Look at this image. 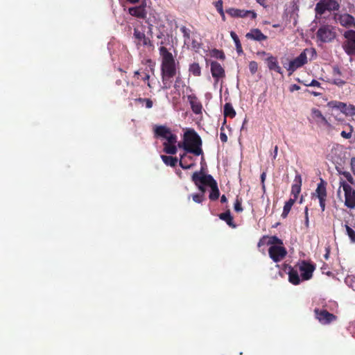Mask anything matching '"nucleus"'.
Instances as JSON below:
<instances>
[{
  "label": "nucleus",
  "instance_id": "nucleus-24",
  "mask_svg": "<svg viewBox=\"0 0 355 355\" xmlns=\"http://www.w3.org/2000/svg\"><path fill=\"white\" fill-rule=\"evenodd\" d=\"M134 78H137L139 79V78H141V79L144 81V82H146V84H147V86L151 89L153 88V86L151 85L150 81H149V79H150V75L148 72L145 71H141V70H137V71H135L134 72Z\"/></svg>",
  "mask_w": 355,
  "mask_h": 355
},
{
  "label": "nucleus",
  "instance_id": "nucleus-56",
  "mask_svg": "<svg viewBox=\"0 0 355 355\" xmlns=\"http://www.w3.org/2000/svg\"><path fill=\"white\" fill-rule=\"evenodd\" d=\"M266 173L265 172L262 173L261 175V183H262L263 188L265 187L264 182H265V180H266Z\"/></svg>",
  "mask_w": 355,
  "mask_h": 355
},
{
  "label": "nucleus",
  "instance_id": "nucleus-1",
  "mask_svg": "<svg viewBox=\"0 0 355 355\" xmlns=\"http://www.w3.org/2000/svg\"><path fill=\"white\" fill-rule=\"evenodd\" d=\"M159 54L162 57L161 78L162 81V89H168L171 87L175 79L173 87L178 89L182 83L179 71L178 62L176 63L173 54L165 46H160Z\"/></svg>",
  "mask_w": 355,
  "mask_h": 355
},
{
  "label": "nucleus",
  "instance_id": "nucleus-19",
  "mask_svg": "<svg viewBox=\"0 0 355 355\" xmlns=\"http://www.w3.org/2000/svg\"><path fill=\"white\" fill-rule=\"evenodd\" d=\"M245 37L248 40H251L257 42L265 41L268 37L264 35L259 28H252L248 33H246Z\"/></svg>",
  "mask_w": 355,
  "mask_h": 355
},
{
  "label": "nucleus",
  "instance_id": "nucleus-15",
  "mask_svg": "<svg viewBox=\"0 0 355 355\" xmlns=\"http://www.w3.org/2000/svg\"><path fill=\"white\" fill-rule=\"evenodd\" d=\"M226 12L232 17L244 18L250 15L252 19L257 18V13L254 10H245L234 8H230L226 10Z\"/></svg>",
  "mask_w": 355,
  "mask_h": 355
},
{
  "label": "nucleus",
  "instance_id": "nucleus-63",
  "mask_svg": "<svg viewBox=\"0 0 355 355\" xmlns=\"http://www.w3.org/2000/svg\"><path fill=\"white\" fill-rule=\"evenodd\" d=\"M217 11L218 12V13L220 15V14H223L224 12V10H223V8H221L220 9H218Z\"/></svg>",
  "mask_w": 355,
  "mask_h": 355
},
{
  "label": "nucleus",
  "instance_id": "nucleus-30",
  "mask_svg": "<svg viewBox=\"0 0 355 355\" xmlns=\"http://www.w3.org/2000/svg\"><path fill=\"white\" fill-rule=\"evenodd\" d=\"M312 115L313 116L317 119V122L322 123L323 124H327V120L322 115L320 110L316 108H313L312 110Z\"/></svg>",
  "mask_w": 355,
  "mask_h": 355
},
{
  "label": "nucleus",
  "instance_id": "nucleus-14",
  "mask_svg": "<svg viewBox=\"0 0 355 355\" xmlns=\"http://www.w3.org/2000/svg\"><path fill=\"white\" fill-rule=\"evenodd\" d=\"M134 37L137 40L136 44L137 46H143L153 50L155 46L153 42L150 39L147 37L145 33L142 31H140L137 28L134 29L133 33Z\"/></svg>",
  "mask_w": 355,
  "mask_h": 355
},
{
  "label": "nucleus",
  "instance_id": "nucleus-34",
  "mask_svg": "<svg viewBox=\"0 0 355 355\" xmlns=\"http://www.w3.org/2000/svg\"><path fill=\"white\" fill-rule=\"evenodd\" d=\"M283 244V241L277 236H271L267 238L266 245H280Z\"/></svg>",
  "mask_w": 355,
  "mask_h": 355
},
{
  "label": "nucleus",
  "instance_id": "nucleus-17",
  "mask_svg": "<svg viewBox=\"0 0 355 355\" xmlns=\"http://www.w3.org/2000/svg\"><path fill=\"white\" fill-rule=\"evenodd\" d=\"M211 73L216 81L225 76V69L220 63L216 61L211 62Z\"/></svg>",
  "mask_w": 355,
  "mask_h": 355
},
{
  "label": "nucleus",
  "instance_id": "nucleus-8",
  "mask_svg": "<svg viewBox=\"0 0 355 355\" xmlns=\"http://www.w3.org/2000/svg\"><path fill=\"white\" fill-rule=\"evenodd\" d=\"M340 187L338 190V193H340V187L345 193V205L349 209L355 208V190L344 180H340Z\"/></svg>",
  "mask_w": 355,
  "mask_h": 355
},
{
  "label": "nucleus",
  "instance_id": "nucleus-33",
  "mask_svg": "<svg viewBox=\"0 0 355 355\" xmlns=\"http://www.w3.org/2000/svg\"><path fill=\"white\" fill-rule=\"evenodd\" d=\"M190 104H191L192 111L195 114H201L202 106V104L197 99L191 100Z\"/></svg>",
  "mask_w": 355,
  "mask_h": 355
},
{
  "label": "nucleus",
  "instance_id": "nucleus-29",
  "mask_svg": "<svg viewBox=\"0 0 355 355\" xmlns=\"http://www.w3.org/2000/svg\"><path fill=\"white\" fill-rule=\"evenodd\" d=\"M295 201H296L295 199L291 198L287 202H285L284 208H283V211L282 214V218L287 217L288 213L290 212V211H291L293 205L295 202Z\"/></svg>",
  "mask_w": 355,
  "mask_h": 355
},
{
  "label": "nucleus",
  "instance_id": "nucleus-62",
  "mask_svg": "<svg viewBox=\"0 0 355 355\" xmlns=\"http://www.w3.org/2000/svg\"><path fill=\"white\" fill-rule=\"evenodd\" d=\"M257 54L258 55H267L266 52V51H258L257 53Z\"/></svg>",
  "mask_w": 355,
  "mask_h": 355
},
{
  "label": "nucleus",
  "instance_id": "nucleus-46",
  "mask_svg": "<svg viewBox=\"0 0 355 355\" xmlns=\"http://www.w3.org/2000/svg\"><path fill=\"white\" fill-rule=\"evenodd\" d=\"M177 146V148L178 147L179 148H183L186 151V153H189L190 148H189V146H187V145H186V143L184 139H183L182 142H179L178 144V146Z\"/></svg>",
  "mask_w": 355,
  "mask_h": 355
},
{
  "label": "nucleus",
  "instance_id": "nucleus-20",
  "mask_svg": "<svg viewBox=\"0 0 355 355\" xmlns=\"http://www.w3.org/2000/svg\"><path fill=\"white\" fill-rule=\"evenodd\" d=\"M128 12L130 15L139 19H145L147 14L146 6L144 4L139 6L129 8Z\"/></svg>",
  "mask_w": 355,
  "mask_h": 355
},
{
  "label": "nucleus",
  "instance_id": "nucleus-39",
  "mask_svg": "<svg viewBox=\"0 0 355 355\" xmlns=\"http://www.w3.org/2000/svg\"><path fill=\"white\" fill-rule=\"evenodd\" d=\"M338 172L340 174H342L350 184H354L355 183V180L349 172H348V171H338Z\"/></svg>",
  "mask_w": 355,
  "mask_h": 355
},
{
  "label": "nucleus",
  "instance_id": "nucleus-23",
  "mask_svg": "<svg viewBox=\"0 0 355 355\" xmlns=\"http://www.w3.org/2000/svg\"><path fill=\"white\" fill-rule=\"evenodd\" d=\"M218 216L220 220H224L230 227L232 228H235L236 227L230 209L227 210L225 212L220 214Z\"/></svg>",
  "mask_w": 355,
  "mask_h": 355
},
{
  "label": "nucleus",
  "instance_id": "nucleus-45",
  "mask_svg": "<svg viewBox=\"0 0 355 355\" xmlns=\"http://www.w3.org/2000/svg\"><path fill=\"white\" fill-rule=\"evenodd\" d=\"M224 128L222 126L220 128V139L223 143H226L227 141V136L224 132Z\"/></svg>",
  "mask_w": 355,
  "mask_h": 355
},
{
  "label": "nucleus",
  "instance_id": "nucleus-26",
  "mask_svg": "<svg viewBox=\"0 0 355 355\" xmlns=\"http://www.w3.org/2000/svg\"><path fill=\"white\" fill-rule=\"evenodd\" d=\"M288 279L291 283L294 285H297L300 283V277L298 272L294 269H291L288 272Z\"/></svg>",
  "mask_w": 355,
  "mask_h": 355
},
{
  "label": "nucleus",
  "instance_id": "nucleus-21",
  "mask_svg": "<svg viewBox=\"0 0 355 355\" xmlns=\"http://www.w3.org/2000/svg\"><path fill=\"white\" fill-rule=\"evenodd\" d=\"M268 67L271 71H275L279 74L283 73L281 67L279 65L277 59L273 55H270L266 59Z\"/></svg>",
  "mask_w": 355,
  "mask_h": 355
},
{
  "label": "nucleus",
  "instance_id": "nucleus-49",
  "mask_svg": "<svg viewBox=\"0 0 355 355\" xmlns=\"http://www.w3.org/2000/svg\"><path fill=\"white\" fill-rule=\"evenodd\" d=\"M267 238H268V236H262L260 240L259 241V243H258V247H261L262 245H264L265 244H266V240H267Z\"/></svg>",
  "mask_w": 355,
  "mask_h": 355
},
{
  "label": "nucleus",
  "instance_id": "nucleus-28",
  "mask_svg": "<svg viewBox=\"0 0 355 355\" xmlns=\"http://www.w3.org/2000/svg\"><path fill=\"white\" fill-rule=\"evenodd\" d=\"M224 116L231 119L236 116V112L231 103H227L224 105Z\"/></svg>",
  "mask_w": 355,
  "mask_h": 355
},
{
  "label": "nucleus",
  "instance_id": "nucleus-51",
  "mask_svg": "<svg viewBox=\"0 0 355 355\" xmlns=\"http://www.w3.org/2000/svg\"><path fill=\"white\" fill-rule=\"evenodd\" d=\"M330 254V245H327L325 247V254L324 255V257L326 260H327L329 258Z\"/></svg>",
  "mask_w": 355,
  "mask_h": 355
},
{
  "label": "nucleus",
  "instance_id": "nucleus-9",
  "mask_svg": "<svg viewBox=\"0 0 355 355\" xmlns=\"http://www.w3.org/2000/svg\"><path fill=\"white\" fill-rule=\"evenodd\" d=\"M332 19L336 24L345 28H355V18L349 13L334 12Z\"/></svg>",
  "mask_w": 355,
  "mask_h": 355
},
{
  "label": "nucleus",
  "instance_id": "nucleus-13",
  "mask_svg": "<svg viewBox=\"0 0 355 355\" xmlns=\"http://www.w3.org/2000/svg\"><path fill=\"white\" fill-rule=\"evenodd\" d=\"M314 313L315 318L322 324H329L331 322L335 321L337 317L333 313H329L325 309H320L316 308L314 309Z\"/></svg>",
  "mask_w": 355,
  "mask_h": 355
},
{
  "label": "nucleus",
  "instance_id": "nucleus-55",
  "mask_svg": "<svg viewBox=\"0 0 355 355\" xmlns=\"http://www.w3.org/2000/svg\"><path fill=\"white\" fill-rule=\"evenodd\" d=\"M352 171L355 174V157H352L350 162Z\"/></svg>",
  "mask_w": 355,
  "mask_h": 355
},
{
  "label": "nucleus",
  "instance_id": "nucleus-5",
  "mask_svg": "<svg viewBox=\"0 0 355 355\" xmlns=\"http://www.w3.org/2000/svg\"><path fill=\"white\" fill-rule=\"evenodd\" d=\"M342 48L349 56H355V30L348 29L342 34Z\"/></svg>",
  "mask_w": 355,
  "mask_h": 355
},
{
  "label": "nucleus",
  "instance_id": "nucleus-31",
  "mask_svg": "<svg viewBox=\"0 0 355 355\" xmlns=\"http://www.w3.org/2000/svg\"><path fill=\"white\" fill-rule=\"evenodd\" d=\"M328 105L330 106L332 108H336L339 110H340L343 114H345L346 108H347V104L343 102L333 101L328 103Z\"/></svg>",
  "mask_w": 355,
  "mask_h": 355
},
{
  "label": "nucleus",
  "instance_id": "nucleus-40",
  "mask_svg": "<svg viewBox=\"0 0 355 355\" xmlns=\"http://www.w3.org/2000/svg\"><path fill=\"white\" fill-rule=\"evenodd\" d=\"M346 116H354L355 115V106L353 105H347V108L345 112Z\"/></svg>",
  "mask_w": 355,
  "mask_h": 355
},
{
  "label": "nucleus",
  "instance_id": "nucleus-3",
  "mask_svg": "<svg viewBox=\"0 0 355 355\" xmlns=\"http://www.w3.org/2000/svg\"><path fill=\"white\" fill-rule=\"evenodd\" d=\"M183 139L186 145L190 148L189 153H192L196 156L202 155L203 154L202 139L193 129L187 130L184 133Z\"/></svg>",
  "mask_w": 355,
  "mask_h": 355
},
{
  "label": "nucleus",
  "instance_id": "nucleus-22",
  "mask_svg": "<svg viewBox=\"0 0 355 355\" xmlns=\"http://www.w3.org/2000/svg\"><path fill=\"white\" fill-rule=\"evenodd\" d=\"M294 182L295 183L291 187V194L293 196V199L296 200L301 191L302 187V177L300 174L296 175Z\"/></svg>",
  "mask_w": 355,
  "mask_h": 355
},
{
  "label": "nucleus",
  "instance_id": "nucleus-64",
  "mask_svg": "<svg viewBox=\"0 0 355 355\" xmlns=\"http://www.w3.org/2000/svg\"><path fill=\"white\" fill-rule=\"evenodd\" d=\"M186 156H187V153H186L180 155V160H183V158L185 157Z\"/></svg>",
  "mask_w": 355,
  "mask_h": 355
},
{
  "label": "nucleus",
  "instance_id": "nucleus-12",
  "mask_svg": "<svg viewBox=\"0 0 355 355\" xmlns=\"http://www.w3.org/2000/svg\"><path fill=\"white\" fill-rule=\"evenodd\" d=\"M326 186L327 182L321 179L320 182L317 185L315 193H313V196L318 198L320 207L322 211L325 209V202L327 196Z\"/></svg>",
  "mask_w": 355,
  "mask_h": 355
},
{
  "label": "nucleus",
  "instance_id": "nucleus-2",
  "mask_svg": "<svg viewBox=\"0 0 355 355\" xmlns=\"http://www.w3.org/2000/svg\"><path fill=\"white\" fill-rule=\"evenodd\" d=\"M154 136L156 138H162L166 140L163 143L164 151L166 154L175 155L177 153L178 137L166 125H156L154 128Z\"/></svg>",
  "mask_w": 355,
  "mask_h": 355
},
{
  "label": "nucleus",
  "instance_id": "nucleus-43",
  "mask_svg": "<svg viewBox=\"0 0 355 355\" xmlns=\"http://www.w3.org/2000/svg\"><path fill=\"white\" fill-rule=\"evenodd\" d=\"M179 165L183 169H190L194 166L195 164L191 163L190 164H185L184 161L180 160Z\"/></svg>",
  "mask_w": 355,
  "mask_h": 355
},
{
  "label": "nucleus",
  "instance_id": "nucleus-25",
  "mask_svg": "<svg viewBox=\"0 0 355 355\" xmlns=\"http://www.w3.org/2000/svg\"><path fill=\"white\" fill-rule=\"evenodd\" d=\"M161 159L166 165L172 167L175 166L178 162V159L176 157L168 156L164 155H161Z\"/></svg>",
  "mask_w": 355,
  "mask_h": 355
},
{
  "label": "nucleus",
  "instance_id": "nucleus-59",
  "mask_svg": "<svg viewBox=\"0 0 355 355\" xmlns=\"http://www.w3.org/2000/svg\"><path fill=\"white\" fill-rule=\"evenodd\" d=\"M278 152V146H275L274 148V158L275 159Z\"/></svg>",
  "mask_w": 355,
  "mask_h": 355
},
{
  "label": "nucleus",
  "instance_id": "nucleus-50",
  "mask_svg": "<svg viewBox=\"0 0 355 355\" xmlns=\"http://www.w3.org/2000/svg\"><path fill=\"white\" fill-rule=\"evenodd\" d=\"M333 75L334 76H341V71L340 69V68L337 66H335L333 68Z\"/></svg>",
  "mask_w": 355,
  "mask_h": 355
},
{
  "label": "nucleus",
  "instance_id": "nucleus-61",
  "mask_svg": "<svg viewBox=\"0 0 355 355\" xmlns=\"http://www.w3.org/2000/svg\"><path fill=\"white\" fill-rule=\"evenodd\" d=\"M145 99H146V98H140V97H139V98H136L135 101L136 102L144 103V101H145Z\"/></svg>",
  "mask_w": 355,
  "mask_h": 355
},
{
  "label": "nucleus",
  "instance_id": "nucleus-6",
  "mask_svg": "<svg viewBox=\"0 0 355 355\" xmlns=\"http://www.w3.org/2000/svg\"><path fill=\"white\" fill-rule=\"evenodd\" d=\"M309 52L313 55L316 54L315 49H305L297 58L289 62L288 67H285L289 75L307 63V53Z\"/></svg>",
  "mask_w": 355,
  "mask_h": 355
},
{
  "label": "nucleus",
  "instance_id": "nucleus-10",
  "mask_svg": "<svg viewBox=\"0 0 355 355\" xmlns=\"http://www.w3.org/2000/svg\"><path fill=\"white\" fill-rule=\"evenodd\" d=\"M202 184L209 187L211 191L209 198L211 200H216L220 196V191L218 187L216 181L211 175H207L205 177H202L200 180Z\"/></svg>",
  "mask_w": 355,
  "mask_h": 355
},
{
  "label": "nucleus",
  "instance_id": "nucleus-57",
  "mask_svg": "<svg viewBox=\"0 0 355 355\" xmlns=\"http://www.w3.org/2000/svg\"><path fill=\"white\" fill-rule=\"evenodd\" d=\"M227 201V200L226 196H225V195H223V196H221V198H220V202H221L222 203H225V202H226Z\"/></svg>",
  "mask_w": 355,
  "mask_h": 355
},
{
  "label": "nucleus",
  "instance_id": "nucleus-60",
  "mask_svg": "<svg viewBox=\"0 0 355 355\" xmlns=\"http://www.w3.org/2000/svg\"><path fill=\"white\" fill-rule=\"evenodd\" d=\"M309 209L307 207H305V210H304V215H305V219L306 218H309Z\"/></svg>",
  "mask_w": 355,
  "mask_h": 355
},
{
  "label": "nucleus",
  "instance_id": "nucleus-35",
  "mask_svg": "<svg viewBox=\"0 0 355 355\" xmlns=\"http://www.w3.org/2000/svg\"><path fill=\"white\" fill-rule=\"evenodd\" d=\"M347 234L348 235L352 243H355V231L351 228L348 225H345Z\"/></svg>",
  "mask_w": 355,
  "mask_h": 355
},
{
  "label": "nucleus",
  "instance_id": "nucleus-52",
  "mask_svg": "<svg viewBox=\"0 0 355 355\" xmlns=\"http://www.w3.org/2000/svg\"><path fill=\"white\" fill-rule=\"evenodd\" d=\"M144 102L146 103V108L150 109L153 105V103L152 100H150V98H146Z\"/></svg>",
  "mask_w": 355,
  "mask_h": 355
},
{
  "label": "nucleus",
  "instance_id": "nucleus-11",
  "mask_svg": "<svg viewBox=\"0 0 355 355\" xmlns=\"http://www.w3.org/2000/svg\"><path fill=\"white\" fill-rule=\"evenodd\" d=\"M268 254L274 262L277 263L286 257L287 250L284 246V244L280 245H272L268 249Z\"/></svg>",
  "mask_w": 355,
  "mask_h": 355
},
{
  "label": "nucleus",
  "instance_id": "nucleus-38",
  "mask_svg": "<svg viewBox=\"0 0 355 355\" xmlns=\"http://www.w3.org/2000/svg\"><path fill=\"white\" fill-rule=\"evenodd\" d=\"M234 209L236 212H241L243 211L242 207V199L237 196L236 201L234 204Z\"/></svg>",
  "mask_w": 355,
  "mask_h": 355
},
{
  "label": "nucleus",
  "instance_id": "nucleus-16",
  "mask_svg": "<svg viewBox=\"0 0 355 355\" xmlns=\"http://www.w3.org/2000/svg\"><path fill=\"white\" fill-rule=\"evenodd\" d=\"M315 267L313 264L303 261L300 265L299 269L303 280H309L313 276Z\"/></svg>",
  "mask_w": 355,
  "mask_h": 355
},
{
  "label": "nucleus",
  "instance_id": "nucleus-54",
  "mask_svg": "<svg viewBox=\"0 0 355 355\" xmlns=\"http://www.w3.org/2000/svg\"><path fill=\"white\" fill-rule=\"evenodd\" d=\"M214 6L216 8V10L220 9L223 8V1L218 0V1L214 3Z\"/></svg>",
  "mask_w": 355,
  "mask_h": 355
},
{
  "label": "nucleus",
  "instance_id": "nucleus-36",
  "mask_svg": "<svg viewBox=\"0 0 355 355\" xmlns=\"http://www.w3.org/2000/svg\"><path fill=\"white\" fill-rule=\"evenodd\" d=\"M211 56H213L217 59L222 60H225V58L224 52L221 50H218L216 49H214L211 51Z\"/></svg>",
  "mask_w": 355,
  "mask_h": 355
},
{
  "label": "nucleus",
  "instance_id": "nucleus-7",
  "mask_svg": "<svg viewBox=\"0 0 355 355\" xmlns=\"http://www.w3.org/2000/svg\"><path fill=\"white\" fill-rule=\"evenodd\" d=\"M340 8L338 0H320L315 5V12L316 16H322L327 11L338 12Z\"/></svg>",
  "mask_w": 355,
  "mask_h": 355
},
{
  "label": "nucleus",
  "instance_id": "nucleus-27",
  "mask_svg": "<svg viewBox=\"0 0 355 355\" xmlns=\"http://www.w3.org/2000/svg\"><path fill=\"white\" fill-rule=\"evenodd\" d=\"M230 36L235 43L236 50L238 54H239V55L242 54L243 53V48L241 46V43L240 42V40H239L238 35L236 34L235 32L231 31Z\"/></svg>",
  "mask_w": 355,
  "mask_h": 355
},
{
  "label": "nucleus",
  "instance_id": "nucleus-37",
  "mask_svg": "<svg viewBox=\"0 0 355 355\" xmlns=\"http://www.w3.org/2000/svg\"><path fill=\"white\" fill-rule=\"evenodd\" d=\"M190 197L191 196H189V199ZM191 197L193 200L196 203H201L205 199V196L203 195V193H193L191 195Z\"/></svg>",
  "mask_w": 355,
  "mask_h": 355
},
{
  "label": "nucleus",
  "instance_id": "nucleus-44",
  "mask_svg": "<svg viewBox=\"0 0 355 355\" xmlns=\"http://www.w3.org/2000/svg\"><path fill=\"white\" fill-rule=\"evenodd\" d=\"M332 83L337 86L342 87L345 84V81L336 76L335 78H334Z\"/></svg>",
  "mask_w": 355,
  "mask_h": 355
},
{
  "label": "nucleus",
  "instance_id": "nucleus-32",
  "mask_svg": "<svg viewBox=\"0 0 355 355\" xmlns=\"http://www.w3.org/2000/svg\"><path fill=\"white\" fill-rule=\"evenodd\" d=\"M189 71L194 76H201V67L197 62H193L189 65Z\"/></svg>",
  "mask_w": 355,
  "mask_h": 355
},
{
  "label": "nucleus",
  "instance_id": "nucleus-48",
  "mask_svg": "<svg viewBox=\"0 0 355 355\" xmlns=\"http://www.w3.org/2000/svg\"><path fill=\"white\" fill-rule=\"evenodd\" d=\"M304 85L306 86H309V87H320V83L316 80H312L310 83H309V84L305 83Z\"/></svg>",
  "mask_w": 355,
  "mask_h": 355
},
{
  "label": "nucleus",
  "instance_id": "nucleus-18",
  "mask_svg": "<svg viewBox=\"0 0 355 355\" xmlns=\"http://www.w3.org/2000/svg\"><path fill=\"white\" fill-rule=\"evenodd\" d=\"M205 176H207V175L205 174L204 172L202 171V169H201L200 171L194 172L191 177V180L193 182L195 185L198 187V189L200 191V193H203V195H205V193L206 192L205 186H207V185L202 184L200 180L202 178V177H205Z\"/></svg>",
  "mask_w": 355,
  "mask_h": 355
},
{
  "label": "nucleus",
  "instance_id": "nucleus-53",
  "mask_svg": "<svg viewBox=\"0 0 355 355\" xmlns=\"http://www.w3.org/2000/svg\"><path fill=\"white\" fill-rule=\"evenodd\" d=\"M146 22L148 24V33H150V35L152 34L153 33V24L151 23L150 20V19H147L146 21Z\"/></svg>",
  "mask_w": 355,
  "mask_h": 355
},
{
  "label": "nucleus",
  "instance_id": "nucleus-42",
  "mask_svg": "<svg viewBox=\"0 0 355 355\" xmlns=\"http://www.w3.org/2000/svg\"><path fill=\"white\" fill-rule=\"evenodd\" d=\"M180 31L183 34V37L185 40H189L190 38V31L186 26H182L180 28Z\"/></svg>",
  "mask_w": 355,
  "mask_h": 355
},
{
  "label": "nucleus",
  "instance_id": "nucleus-58",
  "mask_svg": "<svg viewBox=\"0 0 355 355\" xmlns=\"http://www.w3.org/2000/svg\"><path fill=\"white\" fill-rule=\"evenodd\" d=\"M300 86H298V85H295H295H292V88H291V91L298 90V89H300Z\"/></svg>",
  "mask_w": 355,
  "mask_h": 355
},
{
  "label": "nucleus",
  "instance_id": "nucleus-4",
  "mask_svg": "<svg viewBox=\"0 0 355 355\" xmlns=\"http://www.w3.org/2000/svg\"><path fill=\"white\" fill-rule=\"evenodd\" d=\"M336 26L326 24L321 25L315 33L316 39L322 43L332 42L337 36Z\"/></svg>",
  "mask_w": 355,
  "mask_h": 355
},
{
  "label": "nucleus",
  "instance_id": "nucleus-41",
  "mask_svg": "<svg viewBox=\"0 0 355 355\" xmlns=\"http://www.w3.org/2000/svg\"><path fill=\"white\" fill-rule=\"evenodd\" d=\"M249 69L250 73L253 75L256 73L258 70V64L255 61H250L249 63Z\"/></svg>",
  "mask_w": 355,
  "mask_h": 355
},
{
  "label": "nucleus",
  "instance_id": "nucleus-47",
  "mask_svg": "<svg viewBox=\"0 0 355 355\" xmlns=\"http://www.w3.org/2000/svg\"><path fill=\"white\" fill-rule=\"evenodd\" d=\"M352 126H350V131L347 132L346 131H342L340 135L345 139H349L352 137Z\"/></svg>",
  "mask_w": 355,
  "mask_h": 355
}]
</instances>
